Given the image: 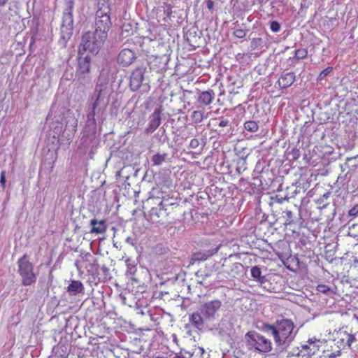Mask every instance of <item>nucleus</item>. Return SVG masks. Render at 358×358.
<instances>
[{"instance_id": "obj_39", "label": "nucleus", "mask_w": 358, "mask_h": 358, "mask_svg": "<svg viewBox=\"0 0 358 358\" xmlns=\"http://www.w3.org/2000/svg\"><path fill=\"white\" fill-rule=\"evenodd\" d=\"M6 182V171H2L1 173L0 184H1V187L3 188L5 187Z\"/></svg>"}, {"instance_id": "obj_29", "label": "nucleus", "mask_w": 358, "mask_h": 358, "mask_svg": "<svg viewBox=\"0 0 358 358\" xmlns=\"http://www.w3.org/2000/svg\"><path fill=\"white\" fill-rule=\"evenodd\" d=\"M192 117L194 123H200L203 120V113L201 111L195 110L192 113Z\"/></svg>"}, {"instance_id": "obj_11", "label": "nucleus", "mask_w": 358, "mask_h": 358, "mask_svg": "<svg viewBox=\"0 0 358 358\" xmlns=\"http://www.w3.org/2000/svg\"><path fill=\"white\" fill-rule=\"evenodd\" d=\"M136 56L134 50L129 48L122 50L117 58V62L119 65L127 67L130 66L136 60Z\"/></svg>"}, {"instance_id": "obj_10", "label": "nucleus", "mask_w": 358, "mask_h": 358, "mask_svg": "<svg viewBox=\"0 0 358 358\" xmlns=\"http://www.w3.org/2000/svg\"><path fill=\"white\" fill-rule=\"evenodd\" d=\"M106 105V103L101 98V91L96 94V99L93 103L91 111L87 114V122L96 124L94 116L101 115Z\"/></svg>"}, {"instance_id": "obj_48", "label": "nucleus", "mask_w": 358, "mask_h": 358, "mask_svg": "<svg viewBox=\"0 0 358 358\" xmlns=\"http://www.w3.org/2000/svg\"><path fill=\"white\" fill-rule=\"evenodd\" d=\"M352 236H353L355 238H357V240H358V234H352Z\"/></svg>"}, {"instance_id": "obj_41", "label": "nucleus", "mask_w": 358, "mask_h": 358, "mask_svg": "<svg viewBox=\"0 0 358 358\" xmlns=\"http://www.w3.org/2000/svg\"><path fill=\"white\" fill-rule=\"evenodd\" d=\"M317 290L322 293H326L327 291H329V288L324 285H319L317 286Z\"/></svg>"}, {"instance_id": "obj_22", "label": "nucleus", "mask_w": 358, "mask_h": 358, "mask_svg": "<svg viewBox=\"0 0 358 358\" xmlns=\"http://www.w3.org/2000/svg\"><path fill=\"white\" fill-rule=\"evenodd\" d=\"M93 266L97 275H100L103 280L109 278V269L106 265L100 266L99 264L94 263Z\"/></svg>"}, {"instance_id": "obj_23", "label": "nucleus", "mask_w": 358, "mask_h": 358, "mask_svg": "<svg viewBox=\"0 0 358 358\" xmlns=\"http://www.w3.org/2000/svg\"><path fill=\"white\" fill-rule=\"evenodd\" d=\"M168 158L167 153H157L152 157L151 161L153 166H161L164 162H166Z\"/></svg>"}, {"instance_id": "obj_30", "label": "nucleus", "mask_w": 358, "mask_h": 358, "mask_svg": "<svg viewBox=\"0 0 358 358\" xmlns=\"http://www.w3.org/2000/svg\"><path fill=\"white\" fill-rule=\"evenodd\" d=\"M127 273L129 275H134L136 271V265L130 262V259L127 260Z\"/></svg>"}, {"instance_id": "obj_51", "label": "nucleus", "mask_w": 358, "mask_h": 358, "mask_svg": "<svg viewBox=\"0 0 358 358\" xmlns=\"http://www.w3.org/2000/svg\"><path fill=\"white\" fill-rule=\"evenodd\" d=\"M156 358H166V357L159 356V357H157Z\"/></svg>"}, {"instance_id": "obj_8", "label": "nucleus", "mask_w": 358, "mask_h": 358, "mask_svg": "<svg viewBox=\"0 0 358 358\" xmlns=\"http://www.w3.org/2000/svg\"><path fill=\"white\" fill-rule=\"evenodd\" d=\"M91 61L92 59L89 55L78 53L76 77L79 80H84L89 78L91 69Z\"/></svg>"}, {"instance_id": "obj_2", "label": "nucleus", "mask_w": 358, "mask_h": 358, "mask_svg": "<svg viewBox=\"0 0 358 358\" xmlns=\"http://www.w3.org/2000/svg\"><path fill=\"white\" fill-rule=\"evenodd\" d=\"M294 322L288 319L277 320L275 324H264V331L271 333L277 346L288 347L294 340L298 330H294Z\"/></svg>"}, {"instance_id": "obj_5", "label": "nucleus", "mask_w": 358, "mask_h": 358, "mask_svg": "<svg viewBox=\"0 0 358 358\" xmlns=\"http://www.w3.org/2000/svg\"><path fill=\"white\" fill-rule=\"evenodd\" d=\"M106 40L96 36L95 33L87 31L82 36L81 43L78 48L79 54H85L87 51L96 55L104 44Z\"/></svg>"}, {"instance_id": "obj_6", "label": "nucleus", "mask_w": 358, "mask_h": 358, "mask_svg": "<svg viewBox=\"0 0 358 358\" xmlns=\"http://www.w3.org/2000/svg\"><path fill=\"white\" fill-rule=\"evenodd\" d=\"M246 344L249 349H254L262 353H267L272 350L271 341L255 331H249L245 334Z\"/></svg>"}, {"instance_id": "obj_37", "label": "nucleus", "mask_w": 358, "mask_h": 358, "mask_svg": "<svg viewBox=\"0 0 358 358\" xmlns=\"http://www.w3.org/2000/svg\"><path fill=\"white\" fill-rule=\"evenodd\" d=\"M352 338H353V339H352V341H350V348L358 347L357 333L355 335L352 334Z\"/></svg>"}, {"instance_id": "obj_40", "label": "nucleus", "mask_w": 358, "mask_h": 358, "mask_svg": "<svg viewBox=\"0 0 358 358\" xmlns=\"http://www.w3.org/2000/svg\"><path fill=\"white\" fill-rule=\"evenodd\" d=\"M199 145L198 139L193 138L190 141L189 147L192 148H196Z\"/></svg>"}, {"instance_id": "obj_1", "label": "nucleus", "mask_w": 358, "mask_h": 358, "mask_svg": "<svg viewBox=\"0 0 358 358\" xmlns=\"http://www.w3.org/2000/svg\"><path fill=\"white\" fill-rule=\"evenodd\" d=\"M222 307V302L219 299L203 302L196 311L189 315V322L199 330L215 325L220 320Z\"/></svg>"}, {"instance_id": "obj_46", "label": "nucleus", "mask_w": 358, "mask_h": 358, "mask_svg": "<svg viewBox=\"0 0 358 358\" xmlns=\"http://www.w3.org/2000/svg\"><path fill=\"white\" fill-rule=\"evenodd\" d=\"M8 0H0V6H5Z\"/></svg>"}, {"instance_id": "obj_44", "label": "nucleus", "mask_w": 358, "mask_h": 358, "mask_svg": "<svg viewBox=\"0 0 358 358\" xmlns=\"http://www.w3.org/2000/svg\"><path fill=\"white\" fill-rule=\"evenodd\" d=\"M284 213L286 214V215L287 217V220H289L290 222L292 218V215H293L292 211L286 210Z\"/></svg>"}, {"instance_id": "obj_31", "label": "nucleus", "mask_w": 358, "mask_h": 358, "mask_svg": "<svg viewBox=\"0 0 358 358\" xmlns=\"http://www.w3.org/2000/svg\"><path fill=\"white\" fill-rule=\"evenodd\" d=\"M333 71V67L328 66L326 69H324L323 71L320 72V73L318 76L317 80H322L325 78V77L329 75L331 72Z\"/></svg>"}, {"instance_id": "obj_13", "label": "nucleus", "mask_w": 358, "mask_h": 358, "mask_svg": "<svg viewBox=\"0 0 358 358\" xmlns=\"http://www.w3.org/2000/svg\"><path fill=\"white\" fill-rule=\"evenodd\" d=\"M161 113L160 107L155 109L154 112L150 116V123L146 128L145 131L148 134L152 133L161 124Z\"/></svg>"}, {"instance_id": "obj_50", "label": "nucleus", "mask_w": 358, "mask_h": 358, "mask_svg": "<svg viewBox=\"0 0 358 358\" xmlns=\"http://www.w3.org/2000/svg\"><path fill=\"white\" fill-rule=\"evenodd\" d=\"M329 193H326L324 194V197L327 198L329 196Z\"/></svg>"}, {"instance_id": "obj_25", "label": "nucleus", "mask_w": 358, "mask_h": 358, "mask_svg": "<svg viewBox=\"0 0 358 358\" xmlns=\"http://www.w3.org/2000/svg\"><path fill=\"white\" fill-rule=\"evenodd\" d=\"M213 95L210 91H203L199 96V101L204 105L211 103Z\"/></svg>"}, {"instance_id": "obj_52", "label": "nucleus", "mask_w": 358, "mask_h": 358, "mask_svg": "<svg viewBox=\"0 0 358 358\" xmlns=\"http://www.w3.org/2000/svg\"><path fill=\"white\" fill-rule=\"evenodd\" d=\"M357 336H358V331H357Z\"/></svg>"}, {"instance_id": "obj_20", "label": "nucleus", "mask_w": 358, "mask_h": 358, "mask_svg": "<svg viewBox=\"0 0 358 358\" xmlns=\"http://www.w3.org/2000/svg\"><path fill=\"white\" fill-rule=\"evenodd\" d=\"M250 273L252 278L259 283L264 284L266 281V277L262 275V271L259 266H255L252 267Z\"/></svg>"}, {"instance_id": "obj_3", "label": "nucleus", "mask_w": 358, "mask_h": 358, "mask_svg": "<svg viewBox=\"0 0 358 358\" xmlns=\"http://www.w3.org/2000/svg\"><path fill=\"white\" fill-rule=\"evenodd\" d=\"M79 117L80 113L78 110H76L75 112L71 110L65 108L57 110H55V106H53L51 108L49 114L48 115L47 120H52L57 124V125L55 127V129L56 130L55 133L57 134L62 131V121L64 120L66 122L65 131L69 132L68 136H73L76 131Z\"/></svg>"}, {"instance_id": "obj_36", "label": "nucleus", "mask_w": 358, "mask_h": 358, "mask_svg": "<svg viewBox=\"0 0 358 358\" xmlns=\"http://www.w3.org/2000/svg\"><path fill=\"white\" fill-rule=\"evenodd\" d=\"M270 29L273 32H278L280 29V25L277 21H272L270 23Z\"/></svg>"}, {"instance_id": "obj_7", "label": "nucleus", "mask_w": 358, "mask_h": 358, "mask_svg": "<svg viewBox=\"0 0 358 358\" xmlns=\"http://www.w3.org/2000/svg\"><path fill=\"white\" fill-rule=\"evenodd\" d=\"M18 273L22 278V283L24 286L31 285L36 280V276L34 273V266L29 262L27 255H24L17 261Z\"/></svg>"}, {"instance_id": "obj_42", "label": "nucleus", "mask_w": 358, "mask_h": 358, "mask_svg": "<svg viewBox=\"0 0 358 358\" xmlns=\"http://www.w3.org/2000/svg\"><path fill=\"white\" fill-rule=\"evenodd\" d=\"M341 355V350H337L334 352L327 353L326 356L329 357V358H335Z\"/></svg>"}, {"instance_id": "obj_24", "label": "nucleus", "mask_w": 358, "mask_h": 358, "mask_svg": "<svg viewBox=\"0 0 358 358\" xmlns=\"http://www.w3.org/2000/svg\"><path fill=\"white\" fill-rule=\"evenodd\" d=\"M110 80V79L109 76L106 73H101L98 78L97 87H100L99 90H102L103 87H104L105 90H106L109 87V86H108V84L109 83Z\"/></svg>"}, {"instance_id": "obj_16", "label": "nucleus", "mask_w": 358, "mask_h": 358, "mask_svg": "<svg viewBox=\"0 0 358 358\" xmlns=\"http://www.w3.org/2000/svg\"><path fill=\"white\" fill-rule=\"evenodd\" d=\"M217 252V248L208 250L203 252H197L194 253L192 255L190 263L194 264L195 262L205 261L208 258L213 256L215 253Z\"/></svg>"}, {"instance_id": "obj_17", "label": "nucleus", "mask_w": 358, "mask_h": 358, "mask_svg": "<svg viewBox=\"0 0 358 358\" xmlns=\"http://www.w3.org/2000/svg\"><path fill=\"white\" fill-rule=\"evenodd\" d=\"M295 80V75L292 72L282 75L278 79V85L280 88L285 89L290 87Z\"/></svg>"}, {"instance_id": "obj_14", "label": "nucleus", "mask_w": 358, "mask_h": 358, "mask_svg": "<svg viewBox=\"0 0 358 358\" xmlns=\"http://www.w3.org/2000/svg\"><path fill=\"white\" fill-rule=\"evenodd\" d=\"M143 76L140 71L132 72L129 78L130 90H139L143 84Z\"/></svg>"}, {"instance_id": "obj_15", "label": "nucleus", "mask_w": 358, "mask_h": 358, "mask_svg": "<svg viewBox=\"0 0 358 358\" xmlns=\"http://www.w3.org/2000/svg\"><path fill=\"white\" fill-rule=\"evenodd\" d=\"M90 223L92 226V228L90 231L91 234H101L106 231L107 226L105 220H97L96 219H92Z\"/></svg>"}, {"instance_id": "obj_45", "label": "nucleus", "mask_w": 358, "mask_h": 358, "mask_svg": "<svg viewBox=\"0 0 358 358\" xmlns=\"http://www.w3.org/2000/svg\"><path fill=\"white\" fill-rule=\"evenodd\" d=\"M357 226V224H353L349 227L350 233H352V230Z\"/></svg>"}, {"instance_id": "obj_27", "label": "nucleus", "mask_w": 358, "mask_h": 358, "mask_svg": "<svg viewBox=\"0 0 358 358\" xmlns=\"http://www.w3.org/2000/svg\"><path fill=\"white\" fill-rule=\"evenodd\" d=\"M264 46V41L262 38H252L250 43V47L252 50H260Z\"/></svg>"}, {"instance_id": "obj_4", "label": "nucleus", "mask_w": 358, "mask_h": 358, "mask_svg": "<svg viewBox=\"0 0 358 358\" xmlns=\"http://www.w3.org/2000/svg\"><path fill=\"white\" fill-rule=\"evenodd\" d=\"M110 10L109 0L99 1L94 33L105 40L108 38V32L112 27Z\"/></svg>"}, {"instance_id": "obj_21", "label": "nucleus", "mask_w": 358, "mask_h": 358, "mask_svg": "<svg viewBox=\"0 0 358 358\" xmlns=\"http://www.w3.org/2000/svg\"><path fill=\"white\" fill-rule=\"evenodd\" d=\"M243 268V266L241 263L235 262L230 266L229 269H227L226 272L230 277L235 278L236 275L241 273Z\"/></svg>"}, {"instance_id": "obj_49", "label": "nucleus", "mask_w": 358, "mask_h": 358, "mask_svg": "<svg viewBox=\"0 0 358 358\" xmlns=\"http://www.w3.org/2000/svg\"><path fill=\"white\" fill-rule=\"evenodd\" d=\"M171 8H171V6H169V8H168V9H169V13H171Z\"/></svg>"}, {"instance_id": "obj_35", "label": "nucleus", "mask_w": 358, "mask_h": 358, "mask_svg": "<svg viewBox=\"0 0 358 358\" xmlns=\"http://www.w3.org/2000/svg\"><path fill=\"white\" fill-rule=\"evenodd\" d=\"M303 352H302V348L301 346L299 348V347H297L296 348H293L292 350V351L290 352V354L292 355V356H298V357H304L303 355Z\"/></svg>"}, {"instance_id": "obj_33", "label": "nucleus", "mask_w": 358, "mask_h": 358, "mask_svg": "<svg viewBox=\"0 0 358 358\" xmlns=\"http://www.w3.org/2000/svg\"><path fill=\"white\" fill-rule=\"evenodd\" d=\"M196 354V355H200V358H207V355L206 353L205 350L201 347H198L194 349L193 352V355Z\"/></svg>"}, {"instance_id": "obj_32", "label": "nucleus", "mask_w": 358, "mask_h": 358, "mask_svg": "<svg viewBox=\"0 0 358 358\" xmlns=\"http://www.w3.org/2000/svg\"><path fill=\"white\" fill-rule=\"evenodd\" d=\"M215 120L218 122L217 124L221 127H227L229 124V120L225 117H220Z\"/></svg>"}, {"instance_id": "obj_12", "label": "nucleus", "mask_w": 358, "mask_h": 358, "mask_svg": "<svg viewBox=\"0 0 358 358\" xmlns=\"http://www.w3.org/2000/svg\"><path fill=\"white\" fill-rule=\"evenodd\" d=\"M320 344V340L315 338H309L306 344L301 345L303 356L310 357L314 355L319 350Z\"/></svg>"}, {"instance_id": "obj_18", "label": "nucleus", "mask_w": 358, "mask_h": 358, "mask_svg": "<svg viewBox=\"0 0 358 358\" xmlns=\"http://www.w3.org/2000/svg\"><path fill=\"white\" fill-rule=\"evenodd\" d=\"M66 291L69 295L75 296L78 294L83 293L84 285L79 280H71V283L67 287Z\"/></svg>"}, {"instance_id": "obj_34", "label": "nucleus", "mask_w": 358, "mask_h": 358, "mask_svg": "<svg viewBox=\"0 0 358 358\" xmlns=\"http://www.w3.org/2000/svg\"><path fill=\"white\" fill-rule=\"evenodd\" d=\"M234 35L238 38H243L246 36V32L242 29H236L234 31Z\"/></svg>"}, {"instance_id": "obj_28", "label": "nucleus", "mask_w": 358, "mask_h": 358, "mask_svg": "<svg viewBox=\"0 0 358 358\" xmlns=\"http://www.w3.org/2000/svg\"><path fill=\"white\" fill-rule=\"evenodd\" d=\"M308 55V50L306 48H300L294 51V58L297 60L304 59Z\"/></svg>"}, {"instance_id": "obj_47", "label": "nucleus", "mask_w": 358, "mask_h": 358, "mask_svg": "<svg viewBox=\"0 0 358 358\" xmlns=\"http://www.w3.org/2000/svg\"><path fill=\"white\" fill-rule=\"evenodd\" d=\"M131 238L130 237H128V238H127V240H126V241H127V243H129L133 244V243L131 242Z\"/></svg>"}, {"instance_id": "obj_19", "label": "nucleus", "mask_w": 358, "mask_h": 358, "mask_svg": "<svg viewBox=\"0 0 358 358\" xmlns=\"http://www.w3.org/2000/svg\"><path fill=\"white\" fill-rule=\"evenodd\" d=\"M352 334H348L346 332L340 333L338 338H337V344L339 348H342L343 349L347 348H350V341H352Z\"/></svg>"}, {"instance_id": "obj_38", "label": "nucleus", "mask_w": 358, "mask_h": 358, "mask_svg": "<svg viewBox=\"0 0 358 358\" xmlns=\"http://www.w3.org/2000/svg\"><path fill=\"white\" fill-rule=\"evenodd\" d=\"M348 215L350 217H355L358 215V204L355 205L349 210Z\"/></svg>"}, {"instance_id": "obj_9", "label": "nucleus", "mask_w": 358, "mask_h": 358, "mask_svg": "<svg viewBox=\"0 0 358 358\" xmlns=\"http://www.w3.org/2000/svg\"><path fill=\"white\" fill-rule=\"evenodd\" d=\"M166 209L163 205V201H160L157 206L152 207L148 213V220L152 223H163L164 218L166 217Z\"/></svg>"}, {"instance_id": "obj_26", "label": "nucleus", "mask_w": 358, "mask_h": 358, "mask_svg": "<svg viewBox=\"0 0 358 358\" xmlns=\"http://www.w3.org/2000/svg\"><path fill=\"white\" fill-rule=\"evenodd\" d=\"M244 128L246 131L254 133L258 131L259 125L255 121H247L244 124Z\"/></svg>"}, {"instance_id": "obj_43", "label": "nucleus", "mask_w": 358, "mask_h": 358, "mask_svg": "<svg viewBox=\"0 0 358 358\" xmlns=\"http://www.w3.org/2000/svg\"><path fill=\"white\" fill-rule=\"evenodd\" d=\"M206 6L208 10H212L214 8V1L213 0H206Z\"/></svg>"}]
</instances>
